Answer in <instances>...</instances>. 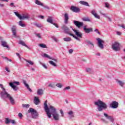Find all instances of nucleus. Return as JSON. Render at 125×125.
I'll list each match as a JSON object with an SVG mask.
<instances>
[{
    "instance_id": "obj_1",
    "label": "nucleus",
    "mask_w": 125,
    "mask_h": 125,
    "mask_svg": "<svg viewBox=\"0 0 125 125\" xmlns=\"http://www.w3.org/2000/svg\"><path fill=\"white\" fill-rule=\"evenodd\" d=\"M0 86L4 91L0 92V94L1 95V97H3V98H9L11 104L12 105H14V104H15V103L14 102V99H13V98H12L10 94H8L7 92L5 91V88L3 87L2 84H0Z\"/></svg>"
},
{
    "instance_id": "obj_2",
    "label": "nucleus",
    "mask_w": 125,
    "mask_h": 125,
    "mask_svg": "<svg viewBox=\"0 0 125 125\" xmlns=\"http://www.w3.org/2000/svg\"><path fill=\"white\" fill-rule=\"evenodd\" d=\"M95 105L98 106V110L99 112L103 111V109H107V104L100 100L94 102Z\"/></svg>"
},
{
    "instance_id": "obj_3",
    "label": "nucleus",
    "mask_w": 125,
    "mask_h": 125,
    "mask_svg": "<svg viewBox=\"0 0 125 125\" xmlns=\"http://www.w3.org/2000/svg\"><path fill=\"white\" fill-rule=\"evenodd\" d=\"M50 109L52 111V116L54 120L59 121V114L56 112V109L51 105L50 106Z\"/></svg>"
},
{
    "instance_id": "obj_4",
    "label": "nucleus",
    "mask_w": 125,
    "mask_h": 125,
    "mask_svg": "<svg viewBox=\"0 0 125 125\" xmlns=\"http://www.w3.org/2000/svg\"><path fill=\"white\" fill-rule=\"evenodd\" d=\"M28 113H31V116L33 119H37V117L39 116V113L37 112V110H35L33 108H30L28 111Z\"/></svg>"
},
{
    "instance_id": "obj_5",
    "label": "nucleus",
    "mask_w": 125,
    "mask_h": 125,
    "mask_svg": "<svg viewBox=\"0 0 125 125\" xmlns=\"http://www.w3.org/2000/svg\"><path fill=\"white\" fill-rule=\"evenodd\" d=\"M17 84V85H20V82H16V81H14L13 83L10 82L9 83V85L15 90L16 91L17 90H18V87H17L16 85H14Z\"/></svg>"
},
{
    "instance_id": "obj_6",
    "label": "nucleus",
    "mask_w": 125,
    "mask_h": 125,
    "mask_svg": "<svg viewBox=\"0 0 125 125\" xmlns=\"http://www.w3.org/2000/svg\"><path fill=\"white\" fill-rule=\"evenodd\" d=\"M44 108L45 111L46 113V115L48 118H51V113H50V111H49V108L47 106V101H45L44 103Z\"/></svg>"
},
{
    "instance_id": "obj_7",
    "label": "nucleus",
    "mask_w": 125,
    "mask_h": 125,
    "mask_svg": "<svg viewBox=\"0 0 125 125\" xmlns=\"http://www.w3.org/2000/svg\"><path fill=\"white\" fill-rule=\"evenodd\" d=\"M112 49L114 50V51L120 50V43L115 42L114 43L112 44Z\"/></svg>"
},
{
    "instance_id": "obj_8",
    "label": "nucleus",
    "mask_w": 125,
    "mask_h": 125,
    "mask_svg": "<svg viewBox=\"0 0 125 125\" xmlns=\"http://www.w3.org/2000/svg\"><path fill=\"white\" fill-rule=\"evenodd\" d=\"M97 41H98V44L99 47L102 49L104 48V46L103 45V44H102V43H104V41L101 40L100 38H97Z\"/></svg>"
},
{
    "instance_id": "obj_9",
    "label": "nucleus",
    "mask_w": 125,
    "mask_h": 125,
    "mask_svg": "<svg viewBox=\"0 0 125 125\" xmlns=\"http://www.w3.org/2000/svg\"><path fill=\"white\" fill-rule=\"evenodd\" d=\"M70 10L73 11V12H76V13H78V12H80V11H81V9L75 6H71L70 7Z\"/></svg>"
},
{
    "instance_id": "obj_10",
    "label": "nucleus",
    "mask_w": 125,
    "mask_h": 125,
    "mask_svg": "<svg viewBox=\"0 0 125 125\" xmlns=\"http://www.w3.org/2000/svg\"><path fill=\"white\" fill-rule=\"evenodd\" d=\"M74 24L77 27V28H81V27H83V22H80L78 21H73Z\"/></svg>"
},
{
    "instance_id": "obj_11",
    "label": "nucleus",
    "mask_w": 125,
    "mask_h": 125,
    "mask_svg": "<svg viewBox=\"0 0 125 125\" xmlns=\"http://www.w3.org/2000/svg\"><path fill=\"white\" fill-rule=\"evenodd\" d=\"M110 106L113 109H117L119 107V103L116 101H113L110 104Z\"/></svg>"
},
{
    "instance_id": "obj_12",
    "label": "nucleus",
    "mask_w": 125,
    "mask_h": 125,
    "mask_svg": "<svg viewBox=\"0 0 125 125\" xmlns=\"http://www.w3.org/2000/svg\"><path fill=\"white\" fill-rule=\"evenodd\" d=\"M62 29L63 30L64 33H66V34H68V35L72 34V33L70 32V29H69V28L65 25H63Z\"/></svg>"
},
{
    "instance_id": "obj_13",
    "label": "nucleus",
    "mask_w": 125,
    "mask_h": 125,
    "mask_svg": "<svg viewBox=\"0 0 125 125\" xmlns=\"http://www.w3.org/2000/svg\"><path fill=\"white\" fill-rule=\"evenodd\" d=\"M104 117L106 118V119H107L108 120H109V121H110V122H111L112 123H114V119L112 116H109L108 115V114L105 113H104Z\"/></svg>"
},
{
    "instance_id": "obj_14",
    "label": "nucleus",
    "mask_w": 125,
    "mask_h": 125,
    "mask_svg": "<svg viewBox=\"0 0 125 125\" xmlns=\"http://www.w3.org/2000/svg\"><path fill=\"white\" fill-rule=\"evenodd\" d=\"M64 24H68V21L69 20V16L68 15V14L65 13L64 15Z\"/></svg>"
},
{
    "instance_id": "obj_15",
    "label": "nucleus",
    "mask_w": 125,
    "mask_h": 125,
    "mask_svg": "<svg viewBox=\"0 0 125 125\" xmlns=\"http://www.w3.org/2000/svg\"><path fill=\"white\" fill-rule=\"evenodd\" d=\"M73 31H74L75 34L77 35V37H78V38H83V37L82 36V33H81V32H79V31H78V30L75 29H73Z\"/></svg>"
},
{
    "instance_id": "obj_16",
    "label": "nucleus",
    "mask_w": 125,
    "mask_h": 125,
    "mask_svg": "<svg viewBox=\"0 0 125 125\" xmlns=\"http://www.w3.org/2000/svg\"><path fill=\"white\" fill-rule=\"evenodd\" d=\"M83 29H84V31L86 34H88L90 33V32H92V28H86V27L84 26Z\"/></svg>"
},
{
    "instance_id": "obj_17",
    "label": "nucleus",
    "mask_w": 125,
    "mask_h": 125,
    "mask_svg": "<svg viewBox=\"0 0 125 125\" xmlns=\"http://www.w3.org/2000/svg\"><path fill=\"white\" fill-rule=\"evenodd\" d=\"M11 30L13 33V36H14L15 38H16L17 37L16 35V28L13 27Z\"/></svg>"
},
{
    "instance_id": "obj_18",
    "label": "nucleus",
    "mask_w": 125,
    "mask_h": 125,
    "mask_svg": "<svg viewBox=\"0 0 125 125\" xmlns=\"http://www.w3.org/2000/svg\"><path fill=\"white\" fill-rule=\"evenodd\" d=\"M23 83L24 84H25L26 87H27V89H28L29 91H30V92H32V89L30 88V86L29 85V84H27L26 81H23Z\"/></svg>"
},
{
    "instance_id": "obj_19",
    "label": "nucleus",
    "mask_w": 125,
    "mask_h": 125,
    "mask_svg": "<svg viewBox=\"0 0 125 125\" xmlns=\"http://www.w3.org/2000/svg\"><path fill=\"white\" fill-rule=\"evenodd\" d=\"M1 45L3 46V47H6L7 48H9L8 45H7V42L5 41H1Z\"/></svg>"
},
{
    "instance_id": "obj_20",
    "label": "nucleus",
    "mask_w": 125,
    "mask_h": 125,
    "mask_svg": "<svg viewBox=\"0 0 125 125\" xmlns=\"http://www.w3.org/2000/svg\"><path fill=\"white\" fill-rule=\"evenodd\" d=\"M80 4H82L83 5H85L86 6H90L89 4L87 2L84 1H80Z\"/></svg>"
},
{
    "instance_id": "obj_21",
    "label": "nucleus",
    "mask_w": 125,
    "mask_h": 125,
    "mask_svg": "<svg viewBox=\"0 0 125 125\" xmlns=\"http://www.w3.org/2000/svg\"><path fill=\"white\" fill-rule=\"evenodd\" d=\"M47 22L48 23H51V24H53V20L52 17H48L47 19Z\"/></svg>"
},
{
    "instance_id": "obj_22",
    "label": "nucleus",
    "mask_w": 125,
    "mask_h": 125,
    "mask_svg": "<svg viewBox=\"0 0 125 125\" xmlns=\"http://www.w3.org/2000/svg\"><path fill=\"white\" fill-rule=\"evenodd\" d=\"M38 95H42L43 94V90L42 89H38L37 91Z\"/></svg>"
},
{
    "instance_id": "obj_23",
    "label": "nucleus",
    "mask_w": 125,
    "mask_h": 125,
    "mask_svg": "<svg viewBox=\"0 0 125 125\" xmlns=\"http://www.w3.org/2000/svg\"><path fill=\"white\" fill-rule=\"evenodd\" d=\"M39 103H40V100L39 99V98L37 97H35L34 104H35V105H38Z\"/></svg>"
},
{
    "instance_id": "obj_24",
    "label": "nucleus",
    "mask_w": 125,
    "mask_h": 125,
    "mask_svg": "<svg viewBox=\"0 0 125 125\" xmlns=\"http://www.w3.org/2000/svg\"><path fill=\"white\" fill-rule=\"evenodd\" d=\"M19 44H21V45H23V46H25V47H27V48H29V46H28V45L25 43V42L22 41H20Z\"/></svg>"
},
{
    "instance_id": "obj_25",
    "label": "nucleus",
    "mask_w": 125,
    "mask_h": 125,
    "mask_svg": "<svg viewBox=\"0 0 125 125\" xmlns=\"http://www.w3.org/2000/svg\"><path fill=\"white\" fill-rule=\"evenodd\" d=\"M29 18H30L29 15H26L25 16H21V19H20V20H24V19H29Z\"/></svg>"
},
{
    "instance_id": "obj_26",
    "label": "nucleus",
    "mask_w": 125,
    "mask_h": 125,
    "mask_svg": "<svg viewBox=\"0 0 125 125\" xmlns=\"http://www.w3.org/2000/svg\"><path fill=\"white\" fill-rule=\"evenodd\" d=\"M43 56H44V57H45L46 58H48L49 59H52V60H54V61H57V60H54V59L51 58L49 56H48L46 54H44Z\"/></svg>"
},
{
    "instance_id": "obj_27",
    "label": "nucleus",
    "mask_w": 125,
    "mask_h": 125,
    "mask_svg": "<svg viewBox=\"0 0 125 125\" xmlns=\"http://www.w3.org/2000/svg\"><path fill=\"white\" fill-rule=\"evenodd\" d=\"M35 3L38 5H41V6H42L43 5V4H42V3H41V1H39V0H36Z\"/></svg>"
},
{
    "instance_id": "obj_28",
    "label": "nucleus",
    "mask_w": 125,
    "mask_h": 125,
    "mask_svg": "<svg viewBox=\"0 0 125 125\" xmlns=\"http://www.w3.org/2000/svg\"><path fill=\"white\" fill-rule=\"evenodd\" d=\"M39 46L40 47H42V48H47V46L46 44H44L43 43H41L39 44Z\"/></svg>"
},
{
    "instance_id": "obj_29",
    "label": "nucleus",
    "mask_w": 125,
    "mask_h": 125,
    "mask_svg": "<svg viewBox=\"0 0 125 125\" xmlns=\"http://www.w3.org/2000/svg\"><path fill=\"white\" fill-rule=\"evenodd\" d=\"M63 40L64 42H71V41H72V38L70 37L64 38Z\"/></svg>"
},
{
    "instance_id": "obj_30",
    "label": "nucleus",
    "mask_w": 125,
    "mask_h": 125,
    "mask_svg": "<svg viewBox=\"0 0 125 125\" xmlns=\"http://www.w3.org/2000/svg\"><path fill=\"white\" fill-rule=\"evenodd\" d=\"M14 13H15V15H16V16H17V17H18V18H19V19H21L22 16H21V15L19 14L18 13V12H14Z\"/></svg>"
},
{
    "instance_id": "obj_31",
    "label": "nucleus",
    "mask_w": 125,
    "mask_h": 125,
    "mask_svg": "<svg viewBox=\"0 0 125 125\" xmlns=\"http://www.w3.org/2000/svg\"><path fill=\"white\" fill-rule=\"evenodd\" d=\"M14 13H15V15H16V16H17V17H18V18H19V19H21L22 16H21V15L19 14L18 13V12H14Z\"/></svg>"
},
{
    "instance_id": "obj_32",
    "label": "nucleus",
    "mask_w": 125,
    "mask_h": 125,
    "mask_svg": "<svg viewBox=\"0 0 125 125\" xmlns=\"http://www.w3.org/2000/svg\"><path fill=\"white\" fill-rule=\"evenodd\" d=\"M68 114L70 116V118H74V112L72 110L69 111Z\"/></svg>"
},
{
    "instance_id": "obj_33",
    "label": "nucleus",
    "mask_w": 125,
    "mask_h": 125,
    "mask_svg": "<svg viewBox=\"0 0 125 125\" xmlns=\"http://www.w3.org/2000/svg\"><path fill=\"white\" fill-rule=\"evenodd\" d=\"M83 21H87V22L90 21V19L88 17H84L83 18Z\"/></svg>"
},
{
    "instance_id": "obj_34",
    "label": "nucleus",
    "mask_w": 125,
    "mask_h": 125,
    "mask_svg": "<svg viewBox=\"0 0 125 125\" xmlns=\"http://www.w3.org/2000/svg\"><path fill=\"white\" fill-rule=\"evenodd\" d=\"M49 63L51 64V65H52V66H54V67H57V65H56V63H55L54 62L52 61H50L49 62Z\"/></svg>"
},
{
    "instance_id": "obj_35",
    "label": "nucleus",
    "mask_w": 125,
    "mask_h": 125,
    "mask_svg": "<svg viewBox=\"0 0 125 125\" xmlns=\"http://www.w3.org/2000/svg\"><path fill=\"white\" fill-rule=\"evenodd\" d=\"M23 108H29L30 107V104H22Z\"/></svg>"
},
{
    "instance_id": "obj_36",
    "label": "nucleus",
    "mask_w": 125,
    "mask_h": 125,
    "mask_svg": "<svg viewBox=\"0 0 125 125\" xmlns=\"http://www.w3.org/2000/svg\"><path fill=\"white\" fill-rule=\"evenodd\" d=\"M24 61H26V62H27V63H29V64H30V65H34V62H33L31 61H28L27 60H26V59H25Z\"/></svg>"
},
{
    "instance_id": "obj_37",
    "label": "nucleus",
    "mask_w": 125,
    "mask_h": 125,
    "mask_svg": "<svg viewBox=\"0 0 125 125\" xmlns=\"http://www.w3.org/2000/svg\"><path fill=\"white\" fill-rule=\"evenodd\" d=\"M19 25H20V26H21V27L25 26V24L22 22V21H20L19 22Z\"/></svg>"
},
{
    "instance_id": "obj_38",
    "label": "nucleus",
    "mask_w": 125,
    "mask_h": 125,
    "mask_svg": "<svg viewBox=\"0 0 125 125\" xmlns=\"http://www.w3.org/2000/svg\"><path fill=\"white\" fill-rule=\"evenodd\" d=\"M5 123L6 125H8V124L10 123V120H9L8 118H6Z\"/></svg>"
},
{
    "instance_id": "obj_39",
    "label": "nucleus",
    "mask_w": 125,
    "mask_h": 125,
    "mask_svg": "<svg viewBox=\"0 0 125 125\" xmlns=\"http://www.w3.org/2000/svg\"><path fill=\"white\" fill-rule=\"evenodd\" d=\"M118 83L120 84V85H121V86H123V85L125 84V83L122 81H118Z\"/></svg>"
},
{
    "instance_id": "obj_40",
    "label": "nucleus",
    "mask_w": 125,
    "mask_h": 125,
    "mask_svg": "<svg viewBox=\"0 0 125 125\" xmlns=\"http://www.w3.org/2000/svg\"><path fill=\"white\" fill-rule=\"evenodd\" d=\"M94 16L95 17V18H97V19H100V16L98 15H97V13L96 14L94 15Z\"/></svg>"
},
{
    "instance_id": "obj_41",
    "label": "nucleus",
    "mask_w": 125,
    "mask_h": 125,
    "mask_svg": "<svg viewBox=\"0 0 125 125\" xmlns=\"http://www.w3.org/2000/svg\"><path fill=\"white\" fill-rule=\"evenodd\" d=\"M70 36H71V37H73V38H75V39H76V40H80V39H79V38H78V37L75 36L72 33V34L70 33Z\"/></svg>"
},
{
    "instance_id": "obj_42",
    "label": "nucleus",
    "mask_w": 125,
    "mask_h": 125,
    "mask_svg": "<svg viewBox=\"0 0 125 125\" xmlns=\"http://www.w3.org/2000/svg\"><path fill=\"white\" fill-rule=\"evenodd\" d=\"M2 58H3V59H6V60H7L8 61H9V62H11V60L9 59L7 57H3L2 56Z\"/></svg>"
},
{
    "instance_id": "obj_43",
    "label": "nucleus",
    "mask_w": 125,
    "mask_h": 125,
    "mask_svg": "<svg viewBox=\"0 0 125 125\" xmlns=\"http://www.w3.org/2000/svg\"><path fill=\"white\" fill-rule=\"evenodd\" d=\"M56 86H57L58 87H60V88H61L62 87V84L58 83L56 84Z\"/></svg>"
},
{
    "instance_id": "obj_44",
    "label": "nucleus",
    "mask_w": 125,
    "mask_h": 125,
    "mask_svg": "<svg viewBox=\"0 0 125 125\" xmlns=\"http://www.w3.org/2000/svg\"><path fill=\"white\" fill-rule=\"evenodd\" d=\"M88 44H91V45H92V46L93 47V46H94V45L93 44L92 42H91L90 41H86Z\"/></svg>"
},
{
    "instance_id": "obj_45",
    "label": "nucleus",
    "mask_w": 125,
    "mask_h": 125,
    "mask_svg": "<svg viewBox=\"0 0 125 125\" xmlns=\"http://www.w3.org/2000/svg\"><path fill=\"white\" fill-rule=\"evenodd\" d=\"M105 6L107 8H110V7H109V6H110V5L109 4V3H108V2H105Z\"/></svg>"
},
{
    "instance_id": "obj_46",
    "label": "nucleus",
    "mask_w": 125,
    "mask_h": 125,
    "mask_svg": "<svg viewBox=\"0 0 125 125\" xmlns=\"http://www.w3.org/2000/svg\"><path fill=\"white\" fill-rule=\"evenodd\" d=\"M60 112L61 114L62 117H64V112H63V110L62 109L60 110Z\"/></svg>"
},
{
    "instance_id": "obj_47",
    "label": "nucleus",
    "mask_w": 125,
    "mask_h": 125,
    "mask_svg": "<svg viewBox=\"0 0 125 125\" xmlns=\"http://www.w3.org/2000/svg\"><path fill=\"white\" fill-rule=\"evenodd\" d=\"M10 123H11V124H13V125H16V122H15V120H10Z\"/></svg>"
},
{
    "instance_id": "obj_48",
    "label": "nucleus",
    "mask_w": 125,
    "mask_h": 125,
    "mask_svg": "<svg viewBox=\"0 0 125 125\" xmlns=\"http://www.w3.org/2000/svg\"><path fill=\"white\" fill-rule=\"evenodd\" d=\"M48 86H49V87H52V88H53V87H54V85L53 84H52V83H50V84L48 85Z\"/></svg>"
},
{
    "instance_id": "obj_49",
    "label": "nucleus",
    "mask_w": 125,
    "mask_h": 125,
    "mask_svg": "<svg viewBox=\"0 0 125 125\" xmlns=\"http://www.w3.org/2000/svg\"><path fill=\"white\" fill-rule=\"evenodd\" d=\"M19 117L21 118L22 119V117H23V114L21 113H19Z\"/></svg>"
},
{
    "instance_id": "obj_50",
    "label": "nucleus",
    "mask_w": 125,
    "mask_h": 125,
    "mask_svg": "<svg viewBox=\"0 0 125 125\" xmlns=\"http://www.w3.org/2000/svg\"><path fill=\"white\" fill-rule=\"evenodd\" d=\"M95 32H96V33H97L98 35H100V32H99V30H98V29H95Z\"/></svg>"
},
{
    "instance_id": "obj_51",
    "label": "nucleus",
    "mask_w": 125,
    "mask_h": 125,
    "mask_svg": "<svg viewBox=\"0 0 125 125\" xmlns=\"http://www.w3.org/2000/svg\"><path fill=\"white\" fill-rule=\"evenodd\" d=\"M37 38H39V39H42V36H41V34H37L36 35Z\"/></svg>"
},
{
    "instance_id": "obj_52",
    "label": "nucleus",
    "mask_w": 125,
    "mask_h": 125,
    "mask_svg": "<svg viewBox=\"0 0 125 125\" xmlns=\"http://www.w3.org/2000/svg\"><path fill=\"white\" fill-rule=\"evenodd\" d=\"M91 14H92L93 15H94L95 14H96V12H95V10H92V11H91Z\"/></svg>"
},
{
    "instance_id": "obj_53",
    "label": "nucleus",
    "mask_w": 125,
    "mask_h": 125,
    "mask_svg": "<svg viewBox=\"0 0 125 125\" xmlns=\"http://www.w3.org/2000/svg\"><path fill=\"white\" fill-rule=\"evenodd\" d=\"M53 25H54V26H55V27H56V28H59L58 25L57 23H52Z\"/></svg>"
},
{
    "instance_id": "obj_54",
    "label": "nucleus",
    "mask_w": 125,
    "mask_h": 125,
    "mask_svg": "<svg viewBox=\"0 0 125 125\" xmlns=\"http://www.w3.org/2000/svg\"><path fill=\"white\" fill-rule=\"evenodd\" d=\"M64 89V90H66V89H71V87H70V86L65 87Z\"/></svg>"
},
{
    "instance_id": "obj_55",
    "label": "nucleus",
    "mask_w": 125,
    "mask_h": 125,
    "mask_svg": "<svg viewBox=\"0 0 125 125\" xmlns=\"http://www.w3.org/2000/svg\"><path fill=\"white\" fill-rule=\"evenodd\" d=\"M16 54L19 57L20 59H21V55H20V54L17 53Z\"/></svg>"
},
{
    "instance_id": "obj_56",
    "label": "nucleus",
    "mask_w": 125,
    "mask_h": 125,
    "mask_svg": "<svg viewBox=\"0 0 125 125\" xmlns=\"http://www.w3.org/2000/svg\"><path fill=\"white\" fill-rule=\"evenodd\" d=\"M73 51H74V50H73V49H70L69 50V52L70 54L73 53Z\"/></svg>"
},
{
    "instance_id": "obj_57",
    "label": "nucleus",
    "mask_w": 125,
    "mask_h": 125,
    "mask_svg": "<svg viewBox=\"0 0 125 125\" xmlns=\"http://www.w3.org/2000/svg\"><path fill=\"white\" fill-rule=\"evenodd\" d=\"M117 35H118V36H121L122 35V33H121L119 31H117Z\"/></svg>"
},
{
    "instance_id": "obj_58",
    "label": "nucleus",
    "mask_w": 125,
    "mask_h": 125,
    "mask_svg": "<svg viewBox=\"0 0 125 125\" xmlns=\"http://www.w3.org/2000/svg\"><path fill=\"white\" fill-rule=\"evenodd\" d=\"M36 27H38V28L41 27V25H40V24H38V23H36Z\"/></svg>"
},
{
    "instance_id": "obj_59",
    "label": "nucleus",
    "mask_w": 125,
    "mask_h": 125,
    "mask_svg": "<svg viewBox=\"0 0 125 125\" xmlns=\"http://www.w3.org/2000/svg\"><path fill=\"white\" fill-rule=\"evenodd\" d=\"M5 70H6V71H7V72H8V73L10 72V70H8V68L6 67Z\"/></svg>"
},
{
    "instance_id": "obj_60",
    "label": "nucleus",
    "mask_w": 125,
    "mask_h": 125,
    "mask_svg": "<svg viewBox=\"0 0 125 125\" xmlns=\"http://www.w3.org/2000/svg\"><path fill=\"white\" fill-rule=\"evenodd\" d=\"M42 66H43L44 68H45V69H46L47 67H46V65H45V64L42 63Z\"/></svg>"
},
{
    "instance_id": "obj_61",
    "label": "nucleus",
    "mask_w": 125,
    "mask_h": 125,
    "mask_svg": "<svg viewBox=\"0 0 125 125\" xmlns=\"http://www.w3.org/2000/svg\"><path fill=\"white\" fill-rule=\"evenodd\" d=\"M90 70H91L90 68H87L86 69V72H90Z\"/></svg>"
},
{
    "instance_id": "obj_62",
    "label": "nucleus",
    "mask_w": 125,
    "mask_h": 125,
    "mask_svg": "<svg viewBox=\"0 0 125 125\" xmlns=\"http://www.w3.org/2000/svg\"><path fill=\"white\" fill-rule=\"evenodd\" d=\"M10 5L11 6H14V3L13 2H12V3H10Z\"/></svg>"
},
{
    "instance_id": "obj_63",
    "label": "nucleus",
    "mask_w": 125,
    "mask_h": 125,
    "mask_svg": "<svg viewBox=\"0 0 125 125\" xmlns=\"http://www.w3.org/2000/svg\"><path fill=\"white\" fill-rule=\"evenodd\" d=\"M1 1H6V2H8V0H0Z\"/></svg>"
},
{
    "instance_id": "obj_64",
    "label": "nucleus",
    "mask_w": 125,
    "mask_h": 125,
    "mask_svg": "<svg viewBox=\"0 0 125 125\" xmlns=\"http://www.w3.org/2000/svg\"><path fill=\"white\" fill-rule=\"evenodd\" d=\"M4 4H0V6L1 7H3V6H4Z\"/></svg>"
}]
</instances>
